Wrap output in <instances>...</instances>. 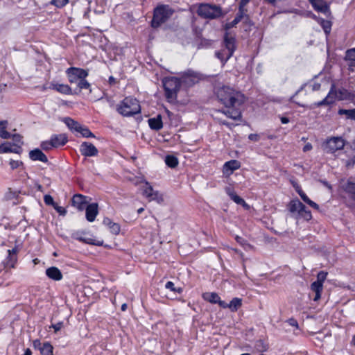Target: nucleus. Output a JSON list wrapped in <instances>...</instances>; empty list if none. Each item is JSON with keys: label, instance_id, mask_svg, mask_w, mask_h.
Here are the masks:
<instances>
[{"label": "nucleus", "instance_id": "nucleus-1", "mask_svg": "<svg viewBox=\"0 0 355 355\" xmlns=\"http://www.w3.org/2000/svg\"><path fill=\"white\" fill-rule=\"evenodd\" d=\"M214 96L226 108L217 110L218 112L234 120L242 119L240 107L246 100L243 94L233 87L218 83L214 87Z\"/></svg>", "mask_w": 355, "mask_h": 355}, {"label": "nucleus", "instance_id": "nucleus-2", "mask_svg": "<svg viewBox=\"0 0 355 355\" xmlns=\"http://www.w3.org/2000/svg\"><path fill=\"white\" fill-rule=\"evenodd\" d=\"M312 7L315 11L323 15L326 19L312 14L314 19L322 28L326 35L331 31L332 23L331 21V12L327 3L324 0H312Z\"/></svg>", "mask_w": 355, "mask_h": 355}, {"label": "nucleus", "instance_id": "nucleus-3", "mask_svg": "<svg viewBox=\"0 0 355 355\" xmlns=\"http://www.w3.org/2000/svg\"><path fill=\"white\" fill-rule=\"evenodd\" d=\"M236 49V40L234 35L225 32L221 44V49L215 52V56L220 60L223 66L232 58Z\"/></svg>", "mask_w": 355, "mask_h": 355}, {"label": "nucleus", "instance_id": "nucleus-4", "mask_svg": "<svg viewBox=\"0 0 355 355\" xmlns=\"http://www.w3.org/2000/svg\"><path fill=\"white\" fill-rule=\"evenodd\" d=\"M336 100L355 101V91H349L344 87L336 89L334 84L331 85L327 96L322 101L316 103L318 106L333 104Z\"/></svg>", "mask_w": 355, "mask_h": 355}, {"label": "nucleus", "instance_id": "nucleus-5", "mask_svg": "<svg viewBox=\"0 0 355 355\" xmlns=\"http://www.w3.org/2000/svg\"><path fill=\"white\" fill-rule=\"evenodd\" d=\"M116 111L123 116L130 117L141 112L139 101L132 96L125 97L116 106Z\"/></svg>", "mask_w": 355, "mask_h": 355}, {"label": "nucleus", "instance_id": "nucleus-6", "mask_svg": "<svg viewBox=\"0 0 355 355\" xmlns=\"http://www.w3.org/2000/svg\"><path fill=\"white\" fill-rule=\"evenodd\" d=\"M173 12V10L171 9L168 5H158L153 10L150 26L153 28H158L162 24L168 21Z\"/></svg>", "mask_w": 355, "mask_h": 355}, {"label": "nucleus", "instance_id": "nucleus-7", "mask_svg": "<svg viewBox=\"0 0 355 355\" xmlns=\"http://www.w3.org/2000/svg\"><path fill=\"white\" fill-rule=\"evenodd\" d=\"M165 97L168 102L172 103L177 100L178 93L181 85L178 77H166L162 80Z\"/></svg>", "mask_w": 355, "mask_h": 355}, {"label": "nucleus", "instance_id": "nucleus-8", "mask_svg": "<svg viewBox=\"0 0 355 355\" xmlns=\"http://www.w3.org/2000/svg\"><path fill=\"white\" fill-rule=\"evenodd\" d=\"M180 83L181 86L188 89L198 84L202 79V75L196 71L189 69L180 75Z\"/></svg>", "mask_w": 355, "mask_h": 355}, {"label": "nucleus", "instance_id": "nucleus-9", "mask_svg": "<svg viewBox=\"0 0 355 355\" xmlns=\"http://www.w3.org/2000/svg\"><path fill=\"white\" fill-rule=\"evenodd\" d=\"M197 13L201 17L209 19L219 18L223 15L220 6L209 3L200 4Z\"/></svg>", "mask_w": 355, "mask_h": 355}, {"label": "nucleus", "instance_id": "nucleus-10", "mask_svg": "<svg viewBox=\"0 0 355 355\" xmlns=\"http://www.w3.org/2000/svg\"><path fill=\"white\" fill-rule=\"evenodd\" d=\"M346 147L345 141L341 137H332L326 139L322 148L327 153L339 154Z\"/></svg>", "mask_w": 355, "mask_h": 355}, {"label": "nucleus", "instance_id": "nucleus-11", "mask_svg": "<svg viewBox=\"0 0 355 355\" xmlns=\"http://www.w3.org/2000/svg\"><path fill=\"white\" fill-rule=\"evenodd\" d=\"M288 209L291 213H297V218L309 221L311 220V211L306 209V206L298 199L295 198L288 204Z\"/></svg>", "mask_w": 355, "mask_h": 355}, {"label": "nucleus", "instance_id": "nucleus-12", "mask_svg": "<svg viewBox=\"0 0 355 355\" xmlns=\"http://www.w3.org/2000/svg\"><path fill=\"white\" fill-rule=\"evenodd\" d=\"M328 272L324 270L320 271L317 274V279L312 282V292L315 293L314 301H318L321 297V293L323 291V283L327 279Z\"/></svg>", "mask_w": 355, "mask_h": 355}, {"label": "nucleus", "instance_id": "nucleus-13", "mask_svg": "<svg viewBox=\"0 0 355 355\" xmlns=\"http://www.w3.org/2000/svg\"><path fill=\"white\" fill-rule=\"evenodd\" d=\"M66 74L70 83H76L83 78H87L89 72L84 69L71 67L66 70Z\"/></svg>", "mask_w": 355, "mask_h": 355}, {"label": "nucleus", "instance_id": "nucleus-14", "mask_svg": "<svg viewBox=\"0 0 355 355\" xmlns=\"http://www.w3.org/2000/svg\"><path fill=\"white\" fill-rule=\"evenodd\" d=\"M340 161L347 168H352L355 164V150L347 146L339 154Z\"/></svg>", "mask_w": 355, "mask_h": 355}, {"label": "nucleus", "instance_id": "nucleus-15", "mask_svg": "<svg viewBox=\"0 0 355 355\" xmlns=\"http://www.w3.org/2000/svg\"><path fill=\"white\" fill-rule=\"evenodd\" d=\"M86 234V232L83 230L76 231L72 233L71 237L73 239L79 241L86 244L93 245L96 246H103V240H95L92 238H85L83 236Z\"/></svg>", "mask_w": 355, "mask_h": 355}, {"label": "nucleus", "instance_id": "nucleus-16", "mask_svg": "<svg viewBox=\"0 0 355 355\" xmlns=\"http://www.w3.org/2000/svg\"><path fill=\"white\" fill-rule=\"evenodd\" d=\"M80 153L85 157H94L96 156L98 153V149L96 146L87 141H84L80 146Z\"/></svg>", "mask_w": 355, "mask_h": 355}, {"label": "nucleus", "instance_id": "nucleus-17", "mask_svg": "<svg viewBox=\"0 0 355 355\" xmlns=\"http://www.w3.org/2000/svg\"><path fill=\"white\" fill-rule=\"evenodd\" d=\"M88 205L87 197L82 194H75L71 198V205L79 211H83Z\"/></svg>", "mask_w": 355, "mask_h": 355}, {"label": "nucleus", "instance_id": "nucleus-18", "mask_svg": "<svg viewBox=\"0 0 355 355\" xmlns=\"http://www.w3.org/2000/svg\"><path fill=\"white\" fill-rule=\"evenodd\" d=\"M85 217L87 221L93 222L95 220L98 214V205L97 203L89 204L85 208Z\"/></svg>", "mask_w": 355, "mask_h": 355}, {"label": "nucleus", "instance_id": "nucleus-19", "mask_svg": "<svg viewBox=\"0 0 355 355\" xmlns=\"http://www.w3.org/2000/svg\"><path fill=\"white\" fill-rule=\"evenodd\" d=\"M28 155L32 161H40L44 163L49 162L46 155L39 148L31 150Z\"/></svg>", "mask_w": 355, "mask_h": 355}, {"label": "nucleus", "instance_id": "nucleus-20", "mask_svg": "<svg viewBox=\"0 0 355 355\" xmlns=\"http://www.w3.org/2000/svg\"><path fill=\"white\" fill-rule=\"evenodd\" d=\"M243 8L241 6H239V10L236 14L234 19L231 21L226 23L224 26V29L225 32H229L228 31L238 24L240 21H242L243 18Z\"/></svg>", "mask_w": 355, "mask_h": 355}, {"label": "nucleus", "instance_id": "nucleus-21", "mask_svg": "<svg viewBox=\"0 0 355 355\" xmlns=\"http://www.w3.org/2000/svg\"><path fill=\"white\" fill-rule=\"evenodd\" d=\"M50 88H51L52 89H54L62 94L71 95V94H78V92L76 91L73 92L71 88L68 85L52 83L51 85Z\"/></svg>", "mask_w": 355, "mask_h": 355}, {"label": "nucleus", "instance_id": "nucleus-22", "mask_svg": "<svg viewBox=\"0 0 355 355\" xmlns=\"http://www.w3.org/2000/svg\"><path fill=\"white\" fill-rule=\"evenodd\" d=\"M46 275L51 279L54 281H60L62 279L63 275L60 270L55 267L51 266L46 270Z\"/></svg>", "mask_w": 355, "mask_h": 355}, {"label": "nucleus", "instance_id": "nucleus-23", "mask_svg": "<svg viewBox=\"0 0 355 355\" xmlns=\"http://www.w3.org/2000/svg\"><path fill=\"white\" fill-rule=\"evenodd\" d=\"M53 148L62 146L68 141V138L65 134L53 135L51 137Z\"/></svg>", "mask_w": 355, "mask_h": 355}, {"label": "nucleus", "instance_id": "nucleus-24", "mask_svg": "<svg viewBox=\"0 0 355 355\" xmlns=\"http://www.w3.org/2000/svg\"><path fill=\"white\" fill-rule=\"evenodd\" d=\"M241 167V163L236 160L232 159L226 162L223 165V173H232L234 171L239 169Z\"/></svg>", "mask_w": 355, "mask_h": 355}, {"label": "nucleus", "instance_id": "nucleus-25", "mask_svg": "<svg viewBox=\"0 0 355 355\" xmlns=\"http://www.w3.org/2000/svg\"><path fill=\"white\" fill-rule=\"evenodd\" d=\"M149 127L154 130H159L163 128V123L160 114L156 117L150 118L148 120Z\"/></svg>", "mask_w": 355, "mask_h": 355}, {"label": "nucleus", "instance_id": "nucleus-26", "mask_svg": "<svg viewBox=\"0 0 355 355\" xmlns=\"http://www.w3.org/2000/svg\"><path fill=\"white\" fill-rule=\"evenodd\" d=\"M242 22L243 29L245 32L247 33L251 31L252 27L254 26V23L250 19V16L248 15H245L244 13Z\"/></svg>", "mask_w": 355, "mask_h": 355}, {"label": "nucleus", "instance_id": "nucleus-27", "mask_svg": "<svg viewBox=\"0 0 355 355\" xmlns=\"http://www.w3.org/2000/svg\"><path fill=\"white\" fill-rule=\"evenodd\" d=\"M63 121L70 130L76 131L77 132H78L79 129L80 128V126L82 125L78 122L74 121L70 117L64 118Z\"/></svg>", "mask_w": 355, "mask_h": 355}, {"label": "nucleus", "instance_id": "nucleus-28", "mask_svg": "<svg viewBox=\"0 0 355 355\" xmlns=\"http://www.w3.org/2000/svg\"><path fill=\"white\" fill-rule=\"evenodd\" d=\"M226 193L229 196L231 200H232L237 205H241V203H244V199L238 196L236 192L230 187L226 188Z\"/></svg>", "mask_w": 355, "mask_h": 355}, {"label": "nucleus", "instance_id": "nucleus-29", "mask_svg": "<svg viewBox=\"0 0 355 355\" xmlns=\"http://www.w3.org/2000/svg\"><path fill=\"white\" fill-rule=\"evenodd\" d=\"M164 162L166 166L171 168H175L179 164L178 157L173 155H167L165 157Z\"/></svg>", "mask_w": 355, "mask_h": 355}, {"label": "nucleus", "instance_id": "nucleus-30", "mask_svg": "<svg viewBox=\"0 0 355 355\" xmlns=\"http://www.w3.org/2000/svg\"><path fill=\"white\" fill-rule=\"evenodd\" d=\"M7 125V121H0V137L4 139H8L11 137V134L6 130Z\"/></svg>", "mask_w": 355, "mask_h": 355}, {"label": "nucleus", "instance_id": "nucleus-31", "mask_svg": "<svg viewBox=\"0 0 355 355\" xmlns=\"http://www.w3.org/2000/svg\"><path fill=\"white\" fill-rule=\"evenodd\" d=\"M219 297V295L215 292H207L202 294V298L211 304H216Z\"/></svg>", "mask_w": 355, "mask_h": 355}, {"label": "nucleus", "instance_id": "nucleus-32", "mask_svg": "<svg viewBox=\"0 0 355 355\" xmlns=\"http://www.w3.org/2000/svg\"><path fill=\"white\" fill-rule=\"evenodd\" d=\"M242 305V300L239 297H234L228 304V308L231 311H236Z\"/></svg>", "mask_w": 355, "mask_h": 355}, {"label": "nucleus", "instance_id": "nucleus-33", "mask_svg": "<svg viewBox=\"0 0 355 355\" xmlns=\"http://www.w3.org/2000/svg\"><path fill=\"white\" fill-rule=\"evenodd\" d=\"M53 347L49 342H45L42 344V347L40 349L42 355H53Z\"/></svg>", "mask_w": 355, "mask_h": 355}, {"label": "nucleus", "instance_id": "nucleus-34", "mask_svg": "<svg viewBox=\"0 0 355 355\" xmlns=\"http://www.w3.org/2000/svg\"><path fill=\"white\" fill-rule=\"evenodd\" d=\"M338 113L339 115H345L347 119L355 121V108L350 110L339 109Z\"/></svg>", "mask_w": 355, "mask_h": 355}, {"label": "nucleus", "instance_id": "nucleus-35", "mask_svg": "<svg viewBox=\"0 0 355 355\" xmlns=\"http://www.w3.org/2000/svg\"><path fill=\"white\" fill-rule=\"evenodd\" d=\"M76 83L79 89V92H80L81 89H89V92H92L91 85L86 80V78H83L82 79L79 80Z\"/></svg>", "mask_w": 355, "mask_h": 355}, {"label": "nucleus", "instance_id": "nucleus-36", "mask_svg": "<svg viewBox=\"0 0 355 355\" xmlns=\"http://www.w3.org/2000/svg\"><path fill=\"white\" fill-rule=\"evenodd\" d=\"M149 201H156L157 203H162L164 201L163 195L161 194L158 191H155L152 196L147 198Z\"/></svg>", "mask_w": 355, "mask_h": 355}, {"label": "nucleus", "instance_id": "nucleus-37", "mask_svg": "<svg viewBox=\"0 0 355 355\" xmlns=\"http://www.w3.org/2000/svg\"><path fill=\"white\" fill-rule=\"evenodd\" d=\"M155 191L153 187L149 184V182H146L145 185L143 187L142 189V194L144 196H145L146 198L148 196H152V193Z\"/></svg>", "mask_w": 355, "mask_h": 355}, {"label": "nucleus", "instance_id": "nucleus-38", "mask_svg": "<svg viewBox=\"0 0 355 355\" xmlns=\"http://www.w3.org/2000/svg\"><path fill=\"white\" fill-rule=\"evenodd\" d=\"M78 132L80 133L81 135L83 137H85V138H89V137L94 138V137H95V135L86 126L81 125L80 128L79 129Z\"/></svg>", "mask_w": 355, "mask_h": 355}, {"label": "nucleus", "instance_id": "nucleus-39", "mask_svg": "<svg viewBox=\"0 0 355 355\" xmlns=\"http://www.w3.org/2000/svg\"><path fill=\"white\" fill-rule=\"evenodd\" d=\"M254 347L259 352H265L268 349V345L263 340L259 339L255 342Z\"/></svg>", "mask_w": 355, "mask_h": 355}, {"label": "nucleus", "instance_id": "nucleus-40", "mask_svg": "<svg viewBox=\"0 0 355 355\" xmlns=\"http://www.w3.org/2000/svg\"><path fill=\"white\" fill-rule=\"evenodd\" d=\"M17 262V255L8 254L6 264L10 268H14Z\"/></svg>", "mask_w": 355, "mask_h": 355}, {"label": "nucleus", "instance_id": "nucleus-41", "mask_svg": "<svg viewBox=\"0 0 355 355\" xmlns=\"http://www.w3.org/2000/svg\"><path fill=\"white\" fill-rule=\"evenodd\" d=\"M165 288H167V289H169L170 291L174 292V293H178L179 294L182 293V291H183V289L181 287H178V288H176L175 287V285H174V283L172 282H167L166 285H165Z\"/></svg>", "mask_w": 355, "mask_h": 355}, {"label": "nucleus", "instance_id": "nucleus-42", "mask_svg": "<svg viewBox=\"0 0 355 355\" xmlns=\"http://www.w3.org/2000/svg\"><path fill=\"white\" fill-rule=\"evenodd\" d=\"M345 190L352 194L353 198H355V182L348 181L345 186Z\"/></svg>", "mask_w": 355, "mask_h": 355}, {"label": "nucleus", "instance_id": "nucleus-43", "mask_svg": "<svg viewBox=\"0 0 355 355\" xmlns=\"http://www.w3.org/2000/svg\"><path fill=\"white\" fill-rule=\"evenodd\" d=\"M112 234L114 235H118L121 231V226L119 223H112L111 225L108 227Z\"/></svg>", "mask_w": 355, "mask_h": 355}, {"label": "nucleus", "instance_id": "nucleus-44", "mask_svg": "<svg viewBox=\"0 0 355 355\" xmlns=\"http://www.w3.org/2000/svg\"><path fill=\"white\" fill-rule=\"evenodd\" d=\"M9 165L12 170L17 169L19 167H22L24 168V163L19 160L10 159L9 162Z\"/></svg>", "mask_w": 355, "mask_h": 355}, {"label": "nucleus", "instance_id": "nucleus-45", "mask_svg": "<svg viewBox=\"0 0 355 355\" xmlns=\"http://www.w3.org/2000/svg\"><path fill=\"white\" fill-rule=\"evenodd\" d=\"M11 152V143L7 142L0 145V154Z\"/></svg>", "mask_w": 355, "mask_h": 355}, {"label": "nucleus", "instance_id": "nucleus-46", "mask_svg": "<svg viewBox=\"0 0 355 355\" xmlns=\"http://www.w3.org/2000/svg\"><path fill=\"white\" fill-rule=\"evenodd\" d=\"M302 87H301L300 89L297 90L295 95H293L291 98L292 101L293 102H295V103H297V105H299L300 106H302V107H304L305 106V104L304 103L303 101H297V98L298 97V96L300 94V93L302 92Z\"/></svg>", "mask_w": 355, "mask_h": 355}, {"label": "nucleus", "instance_id": "nucleus-47", "mask_svg": "<svg viewBox=\"0 0 355 355\" xmlns=\"http://www.w3.org/2000/svg\"><path fill=\"white\" fill-rule=\"evenodd\" d=\"M68 2L69 0H52L51 3L57 8H61L64 7Z\"/></svg>", "mask_w": 355, "mask_h": 355}, {"label": "nucleus", "instance_id": "nucleus-48", "mask_svg": "<svg viewBox=\"0 0 355 355\" xmlns=\"http://www.w3.org/2000/svg\"><path fill=\"white\" fill-rule=\"evenodd\" d=\"M345 57L348 60L355 61V48L347 50Z\"/></svg>", "mask_w": 355, "mask_h": 355}, {"label": "nucleus", "instance_id": "nucleus-49", "mask_svg": "<svg viewBox=\"0 0 355 355\" xmlns=\"http://www.w3.org/2000/svg\"><path fill=\"white\" fill-rule=\"evenodd\" d=\"M42 149L44 150H51L52 148H53V146L51 143V139L49 141H42L40 145Z\"/></svg>", "mask_w": 355, "mask_h": 355}, {"label": "nucleus", "instance_id": "nucleus-50", "mask_svg": "<svg viewBox=\"0 0 355 355\" xmlns=\"http://www.w3.org/2000/svg\"><path fill=\"white\" fill-rule=\"evenodd\" d=\"M22 148L20 145H17L16 144H14L13 145L11 144V152L16 154H21L22 153Z\"/></svg>", "mask_w": 355, "mask_h": 355}, {"label": "nucleus", "instance_id": "nucleus-51", "mask_svg": "<svg viewBox=\"0 0 355 355\" xmlns=\"http://www.w3.org/2000/svg\"><path fill=\"white\" fill-rule=\"evenodd\" d=\"M44 201L45 204L47 205H52L53 207H54V205H55V202H54L53 197L50 195H45L44 197Z\"/></svg>", "mask_w": 355, "mask_h": 355}, {"label": "nucleus", "instance_id": "nucleus-52", "mask_svg": "<svg viewBox=\"0 0 355 355\" xmlns=\"http://www.w3.org/2000/svg\"><path fill=\"white\" fill-rule=\"evenodd\" d=\"M53 208L61 216H65L67 214V210L65 209V208H64L63 207L59 206L57 203H55Z\"/></svg>", "mask_w": 355, "mask_h": 355}, {"label": "nucleus", "instance_id": "nucleus-53", "mask_svg": "<svg viewBox=\"0 0 355 355\" xmlns=\"http://www.w3.org/2000/svg\"><path fill=\"white\" fill-rule=\"evenodd\" d=\"M302 199L308 205H311V199L302 191L297 190Z\"/></svg>", "mask_w": 355, "mask_h": 355}, {"label": "nucleus", "instance_id": "nucleus-54", "mask_svg": "<svg viewBox=\"0 0 355 355\" xmlns=\"http://www.w3.org/2000/svg\"><path fill=\"white\" fill-rule=\"evenodd\" d=\"M15 143L20 144L21 145L23 144L22 141V136H21L19 134H14L11 135V137Z\"/></svg>", "mask_w": 355, "mask_h": 355}, {"label": "nucleus", "instance_id": "nucleus-55", "mask_svg": "<svg viewBox=\"0 0 355 355\" xmlns=\"http://www.w3.org/2000/svg\"><path fill=\"white\" fill-rule=\"evenodd\" d=\"M63 327V322H58L56 324H52L50 328H53L56 333L59 331Z\"/></svg>", "mask_w": 355, "mask_h": 355}, {"label": "nucleus", "instance_id": "nucleus-56", "mask_svg": "<svg viewBox=\"0 0 355 355\" xmlns=\"http://www.w3.org/2000/svg\"><path fill=\"white\" fill-rule=\"evenodd\" d=\"M33 347L35 349H38L40 351V349L42 347V344L41 343L39 339H35L33 341Z\"/></svg>", "mask_w": 355, "mask_h": 355}, {"label": "nucleus", "instance_id": "nucleus-57", "mask_svg": "<svg viewBox=\"0 0 355 355\" xmlns=\"http://www.w3.org/2000/svg\"><path fill=\"white\" fill-rule=\"evenodd\" d=\"M235 240L238 243H239L241 245H243V246L247 243V241L245 239H243V237L239 236L238 235L236 236Z\"/></svg>", "mask_w": 355, "mask_h": 355}, {"label": "nucleus", "instance_id": "nucleus-58", "mask_svg": "<svg viewBox=\"0 0 355 355\" xmlns=\"http://www.w3.org/2000/svg\"><path fill=\"white\" fill-rule=\"evenodd\" d=\"M19 249L18 245H15L12 249L8 250V254L17 255Z\"/></svg>", "mask_w": 355, "mask_h": 355}, {"label": "nucleus", "instance_id": "nucleus-59", "mask_svg": "<svg viewBox=\"0 0 355 355\" xmlns=\"http://www.w3.org/2000/svg\"><path fill=\"white\" fill-rule=\"evenodd\" d=\"M248 139L253 141H258L260 139V137L257 134H250L248 135Z\"/></svg>", "mask_w": 355, "mask_h": 355}, {"label": "nucleus", "instance_id": "nucleus-60", "mask_svg": "<svg viewBox=\"0 0 355 355\" xmlns=\"http://www.w3.org/2000/svg\"><path fill=\"white\" fill-rule=\"evenodd\" d=\"M287 322L291 325V326H293V327H296L297 328H298V323L297 322V320L294 318H290L288 320Z\"/></svg>", "mask_w": 355, "mask_h": 355}, {"label": "nucleus", "instance_id": "nucleus-61", "mask_svg": "<svg viewBox=\"0 0 355 355\" xmlns=\"http://www.w3.org/2000/svg\"><path fill=\"white\" fill-rule=\"evenodd\" d=\"M220 307L223 309L228 308V304L226 303L225 301H223L220 300V297H219V300H218L217 303Z\"/></svg>", "mask_w": 355, "mask_h": 355}, {"label": "nucleus", "instance_id": "nucleus-62", "mask_svg": "<svg viewBox=\"0 0 355 355\" xmlns=\"http://www.w3.org/2000/svg\"><path fill=\"white\" fill-rule=\"evenodd\" d=\"M112 223L113 221L109 218H105L103 220V224L107 226L108 227Z\"/></svg>", "mask_w": 355, "mask_h": 355}, {"label": "nucleus", "instance_id": "nucleus-63", "mask_svg": "<svg viewBox=\"0 0 355 355\" xmlns=\"http://www.w3.org/2000/svg\"><path fill=\"white\" fill-rule=\"evenodd\" d=\"M108 83L110 85H114L116 83V80L113 76H110L108 79Z\"/></svg>", "mask_w": 355, "mask_h": 355}, {"label": "nucleus", "instance_id": "nucleus-64", "mask_svg": "<svg viewBox=\"0 0 355 355\" xmlns=\"http://www.w3.org/2000/svg\"><path fill=\"white\" fill-rule=\"evenodd\" d=\"M280 120H281V122L283 123V124H286L289 122V119L288 117H286V116H281L280 117Z\"/></svg>", "mask_w": 355, "mask_h": 355}]
</instances>
